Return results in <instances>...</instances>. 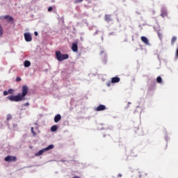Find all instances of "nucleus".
Masks as SVG:
<instances>
[{
    "instance_id": "16",
    "label": "nucleus",
    "mask_w": 178,
    "mask_h": 178,
    "mask_svg": "<svg viewBox=\"0 0 178 178\" xmlns=\"http://www.w3.org/2000/svg\"><path fill=\"white\" fill-rule=\"evenodd\" d=\"M58 130V126L57 125H53L51 127V131H56Z\"/></svg>"
},
{
    "instance_id": "1",
    "label": "nucleus",
    "mask_w": 178,
    "mask_h": 178,
    "mask_svg": "<svg viewBox=\"0 0 178 178\" xmlns=\"http://www.w3.org/2000/svg\"><path fill=\"white\" fill-rule=\"evenodd\" d=\"M29 93V87L26 85L22 86V93H19L17 95H10L7 98L12 102H20L26 99V95Z\"/></svg>"
},
{
    "instance_id": "7",
    "label": "nucleus",
    "mask_w": 178,
    "mask_h": 178,
    "mask_svg": "<svg viewBox=\"0 0 178 178\" xmlns=\"http://www.w3.org/2000/svg\"><path fill=\"white\" fill-rule=\"evenodd\" d=\"M141 41L145 44V45H150L149 40H148V38L145 36H142L140 38Z\"/></svg>"
},
{
    "instance_id": "17",
    "label": "nucleus",
    "mask_w": 178,
    "mask_h": 178,
    "mask_svg": "<svg viewBox=\"0 0 178 178\" xmlns=\"http://www.w3.org/2000/svg\"><path fill=\"white\" fill-rule=\"evenodd\" d=\"M156 81H157V83H159V84L162 83V77L158 76V77L156 78Z\"/></svg>"
},
{
    "instance_id": "27",
    "label": "nucleus",
    "mask_w": 178,
    "mask_h": 178,
    "mask_svg": "<svg viewBox=\"0 0 178 178\" xmlns=\"http://www.w3.org/2000/svg\"><path fill=\"white\" fill-rule=\"evenodd\" d=\"M51 10H52V7H49L48 12H51Z\"/></svg>"
},
{
    "instance_id": "11",
    "label": "nucleus",
    "mask_w": 178,
    "mask_h": 178,
    "mask_svg": "<svg viewBox=\"0 0 178 178\" xmlns=\"http://www.w3.org/2000/svg\"><path fill=\"white\" fill-rule=\"evenodd\" d=\"M119 81H120V78L115 76V77H113L111 79V83H119Z\"/></svg>"
},
{
    "instance_id": "12",
    "label": "nucleus",
    "mask_w": 178,
    "mask_h": 178,
    "mask_svg": "<svg viewBox=\"0 0 178 178\" xmlns=\"http://www.w3.org/2000/svg\"><path fill=\"white\" fill-rule=\"evenodd\" d=\"M3 19H6V20H7V22H13V17H11L10 15H6L3 17Z\"/></svg>"
},
{
    "instance_id": "21",
    "label": "nucleus",
    "mask_w": 178,
    "mask_h": 178,
    "mask_svg": "<svg viewBox=\"0 0 178 178\" xmlns=\"http://www.w3.org/2000/svg\"><path fill=\"white\" fill-rule=\"evenodd\" d=\"M83 0H75L74 1V3H81V1H83Z\"/></svg>"
},
{
    "instance_id": "30",
    "label": "nucleus",
    "mask_w": 178,
    "mask_h": 178,
    "mask_svg": "<svg viewBox=\"0 0 178 178\" xmlns=\"http://www.w3.org/2000/svg\"><path fill=\"white\" fill-rule=\"evenodd\" d=\"M34 35H35V36L38 35V32L35 31V32H34Z\"/></svg>"
},
{
    "instance_id": "5",
    "label": "nucleus",
    "mask_w": 178,
    "mask_h": 178,
    "mask_svg": "<svg viewBox=\"0 0 178 178\" xmlns=\"http://www.w3.org/2000/svg\"><path fill=\"white\" fill-rule=\"evenodd\" d=\"M4 161H6V162H16V156H7L4 159Z\"/></svg>"
},
{
    "instance_id": "32",
    "label": "nucleus",
    "mask_w": 178,
    "mask_h": 178,
    "mask_svg": "<svg viewBox=\"0 0 178 178\" xmlns=\"http://www.w3.org/2000/svg\"><path fill=\"white\" fill-rule=\"evenodd\" d=\"M118 177H122V174H119Z\"/></svg>"
},
{
    "instance_id": "10",
    "label": "nucleus",
    "mask_w": 178,
    "mask_h": 178,
    "mask_svg": "<svg viewBox=\"0 0 178 178\" xmlns=\"http://www.w3.org/2000/svg\"><path fill=\"white\" fill-rule=\"evenodd\" d=\"M61 119H62V115H60V114H57L54 117V122H55V123H58Z\"/></svg>"
},
{
    "instance_id": "20",
    "label": "nucleus",
    "mask_w": 178,
    "mask_h": 178,
    "mask_svg": "<svg viewBox=\"0 0 178 178\" xmlns=\"http://www.w3.org/2000/svg\"><path fill=\"white\" fill-rule=\"evenodd\" d=\"M10 119H12V115L10 114H8L7 115V120H10Z\"/></svg>"
},
{
    "instance_id": "36",
    "label": "nucleus",
    "mask_w": 178,
    "mask_h": 178,
    "mask_svg": "<svg viewBox=\"0 0 178 178\" xmlns=\"http://www.w3.org/2000/svg\"><path fill=\"white\" fill-rule=\"evenodd\" d=\"M102 40H104V37L102 36Z\"/></svg>"
},
{
    "instance_id": "19",
    "label": "nucleus",
    "mask_w": 178,
    "mask_h": 178,
    "mask_svg": "<svg viewBox=\"0 0 178 178\" xmlns=\"http://www.w3.org/2000/svg\"><path fill=\"white\" fill-rule=\"evenodd\" d=\"M31 133L33 134V136H35L36 134H35V132L34 131V127H32L31 128Z\"/></svg>"
},
{
    "instance_id": "4",
    "label": "nucleus",
    "mask_w": 178,
    "mask_h": 178,
    "mask_svg": "<svg viewBox=\"0 0 178 178\" xmlns=\"http://www.w3.org/2000/svg\"><path fill=\"white\" fill-rule=\"evenodd\" d=\"M24 40L26 42H31L33 41V37H31V33L27 32L24 33Z\"/></svg>"
},
{
    "instance_id": "23",
    "label": "nucleus",
    "mask_w": 178,
    "mask_h": 178,
    "mask_svg": "<svg viewBox=\"0 0 178 178\" xmlns=\"http://www.w3.org/2000/svg\"><path fill=\"white\" fill-rule=\"evenodd\" d=\"M3 94L4 97H6V95H8V94H9V93L8 91L5 90Z\"/></svg>"
},
{
    "instance_id": "22",
    "label": "nucleus",
    "mask_w": 178,
    "mask_h": 178,
    "mask_svg": "<svg viewBox=\"0 0 178 178\" xmlns=\"http://www.w3.org/2000/svg\"><path fill=\"white\" fill-rule=\"evenodd\" d=\"M8 92V94H13V89H9Z\"/></svg>"
},
{
    "instance_id": "6",
    "label": "nucleus",
    "mask_w": 178,
    "mask_h": 178,
    "mask_svg": "<svg viewBox=\"0 0 178 178\" xmlns=\"http://www.w3.org/2000/svg\"><path fill=\"white\" fill-rule=\"evenodd\" d=\"M105 109H106V106L104 105V104H99L97 108L95 109V111L97 112H101V111H105Z\"/></svg>"
},
{
    "instance_id": "13",
    "label": "nucleus",
    "mask_w": 178,
    "mask_h": 178,
    "mask_svg": "<svg viewBox=\"0 0 178 178\" xmlns=\"http://www.w3.org/2000/svg\"><path fill=\"white\" fill-rule=\"evenodd\" d=\"M31 65V63H30V61H29V60L24 61V67H30Z\"/></svg>"
},
{
    "instance_id": "26",
    "label": "nucleus",
    "mask_w": 178,
    "mask_h": 178,
    "mask_svg": "<svg viewBox=\"0 0 178 178\" xmlns=\"http://www.w3.org/2000/svg\"><path fill=\"white\" fill-rule=\"evenodd\" d=\"M30 105V103L26 102V104H24V106H29Z\"/></svg>"
},
{
    "instance_id": "29",
    "label": "nucleus",
    "mask_w": 178,
    "mask_h": 178,
    "mask_svg": "<svg viewBox=\"0 0 178 178\" xmlns=\"http://www.w3.org/2000/svg\"><path fill=\"white\" fill-rule=\"evenodd\" d=\"M106 85H107L108 87H111V81H109L108 83H107Z\"/></svg>"
},
{
    "instance_id": "33",
    "label": "nucleus",
    "mask_w": 178,
    "mask_h": 178,
    "mask_svg": "<svg viewBox=\"0 0 178 178\" xmlns=\"http://www.w3.org/2000/svg\"><path fill=\"white\" fill-rule=\"evenodd\" d=\"M102 54H104V51H101L100 55H102Z\"/></svg>"
},
{
    "instance_id": "31",
    "label": "nucleus",
    "mask_w": 178,
    "mask_h": 178,
    "mask_svg": "<svg viewBox=\"0 0 178 178\" xmlns=\"http://www.w3.org/2000/svg\"><path fill=\"white\" fill-rule=\"evenodd\" d=\"M165 141H168V136L165 137Z\"/></svg>"
},
{
    "instance_id": "3",
    "label": "nucleus",
    "mask_w": 178,
    "mask_h": 178,
    "mask_svg": "<svg viewBox=\"0 0 178 178\" xmlns=\"http://www.w3.org/2000/svg\"><path fill=\"white\" fill-rule=\"evenodd\" d=\"M54 145H50L48 147L40 150L37 153L35 154V156H40L42 155L43 152H47V151H49V149H53L54 148Z\"/></svg>"
},
{
    "instance_id": "8",
    "label": "nucleus",
    "mask_w": 178,
    "mask_h": 178,
    "mask_svg": "<svg viewBox=\"0 0 178 178\" xmlns=\"http://www.w3.org/2000/svg\"><path fill=\"white\" fill-rule=\"evenodd\" d=\"M161 16H162V17H165V16H168V11L166 10V8L163 7L161 8Z\"/></svg>"
},
{
    "instance_id": "9",
    "label": "nucleus",
    "mask_w": 178,
    "mask_h": 178,
    "mask_svg": "<svg viewBox=\"0 0 178 178\" xmlns=\"http://www.w3.org/2000/svg\"><path fill=\"white\" fill-rule=\"evenodd\" d=\"M72 50L73 51V52H77V51H79V47L77 46L76 42L72 43Z\"/></svg>"
},
{
    "instance_id": "25",
    "label": "nucleus",
    "mask_w": 178,
    "mask_h": 178,
    "mask_svg": "<svg viewBox=\"0 0 178 178\" xmlns=\"http://www.w3.org/2000/svg\"><path fill=\"white\" fill-rule=\"evenodd\" d=\"M16 81H22V78H20V77H17Z\"/></svg>"
},
{
    "instance_id": "24",
    "label": "nucleus",
    "mask_w": 178,
    "mask_h": 178,
    "mask_svg": "<svg viewBox=\"0 0 178 178\" xmlns=\"http://www.w3.org/2000/svg\"><path fill=\"white\" fill-rule=\"evenodd\" d=\"M177 58H178V47L177 48L175 59H177Z\"/></svg>"
},
{
    "instance_id": "34",
    "label": "nucleus",
    "mask_w": 178,
    "mask_h": 178,
    "mask_svg": "<svg viewBox=\"0 0 178 178\" xmlns=\"http://www.w3.org/2000/svg\"><path fill=\"white\" fill-rule=\"evenodd\" d=\"M128 105H131V103L130 102H129Z\"/></svg>"
},
{
    "instance_id": "28",
    "label": "nucleus",
    "mask_w": 178,
    "mask_h": 178,
    "mask_svg": "<svg viewBox=\"0 0 178 178\" xmlns=\"http://www.w3.org/2000/svg\"><path fill=\"white\" fill-rule=\"evenodd\" d=\"M99 32V31H96V33H95L93 34V35H97V34H98Z\"/></svg>"
},
{
    "instance_id": "14",
    "label": "nucleus",
    "mask_w": 178,
    "mask_h": 178,
    "mask_svg": "<svg viewBox=\"0 0 178 178\" xmlns=\"http://www.w3.org/2000/svg\"><path fill=\"white\" fill-rule=\"evenodd\" d=\"M177 41V37L173 36L171 40V45H175V43Z\"/></svg>"
},
{
    "instance_id": "35",
    "label": "nucleus",
    "mask_w": 178,
    "mask_h": 178,
    "mask_svg": "<svg viewBox=\"0 0 178 178\" xmlns=\"http://www.w3.org/2000/svg\"><path fill=\"white\" fill-rule=\"evenodd\" d=\"M86 1H88V3H90V2H91L90 0H86Z\"/></svg>"
},
{
    "instance_id": "2",
    "label": "nucleus",
    "mask_w": 178,
    "mask_h": 178,
    "mask_svg": "<svg viewBox=\"0 0 178 178\" xmlns=\"http://www.w3.org/2000/svg\"><path fill=\"white\" fill-rule=\"evenodd\" d=\"M56 56L58 62H62L63 60H66V59H69V54H61L59 51H56Z\"/></svg>"
},
{
    "instance_id": "37",
    "label": "nucleus",
    "mask_w": 178,
    "mask_h": 178,
    "mask_svg": "<svg viewBox=\"0 0 178 178\" xmlns=\"http://www.w3.org/2000/svg\"><path fill=\"white\" fill-rule=\"evenodd\" d=\"M127 108H129V105L127 106Z\"/></svg>"
},
{
    "instance_id": "18",
    "label": "nucleus",
    "mask_w": 178,
    "mask_h": 178,
    "mask_svg": "<svg viewBox=\"0 0 178 178\" xmlns=\"http://www.w3.org/2000/svg\"><path fill=\"white\" fill-rule=\"evenodd\" d=\"M3 34V29H2V26L0 25V37H2Z\"/></svg>"
},
{
    "instance_id": "15",
    "label": "nucleus",
    "mask_w": 178,
    "mask_h": 178,
    "mask_svg": "<svg viewBox=\"0 0 178 178\" xmlns=\"http://www.w3.org/2000/svg\"><path fill=\"white\" fill-rule=\"evenodd\" d=\"M105 20L106 22H107L108 23H109V22H111L112 19H111V15H106L105 16Z\"/></svg>"
}]
</instances>
